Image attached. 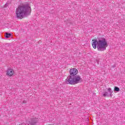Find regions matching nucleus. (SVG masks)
I'll use <instances>...</instances> for the list:
<instances>
[{"label":"nucleus","mask_w":125,"mask_h":125,"mask_svg":"<svg viewBox=\"0 0 125 125\" xmlns=\"http://www.w3.org/2000/svg\"><path fill=\"white\" fill-rule=\"evenodd\" d=\"M32 9L29 5L19 6L16 10V16L18 19H22L24 15H30Z\"/></svg>","instance_id":"f257e3e1"},{"label":"nucleus","mask_w":125,"mask_h":125,"mask_svg":"<svg viewBox=\"0 0 125 125\" xmlns=\"http://www.w3.org/2000/svg\"><path fill=\"white\" fill-rule=\"evenodd\" d=\"M92 45L94 49L97 48L99 51H104L106 50V48L108 46V43L105 38H101L99 39L97 41V40L93 39L92 40Z\"/></svg>","instance_id":"f03ea898"},{"label":"nucleus","mask_w":125,"mask_h":125,"mask_svg":"<svg viewBox=\"0 0 125 125\" xmlns=\"http://www.w3.org/2000/svg\"><path fill=\"white\" fill-rule=\"evenodd\" d=\"M82 82H83V80L79 75L69 76L65 81V83L67 84H77V83H79Z\"/></svg>","instance_id":"7ed1b4c3"},{"label":"nucleus","mask_w":125,"mask_h":125,"mask_svg":"<svg viewBox=\"0 0 125 125\" xmlns=\"http://www.w3.org/2000/svg\"><path fill=\"white\" fill-rule=\"evenodd\" d=\"M38 119L36 117H32L29 118L27 121V124L28 125H36L37 123H38Z\"/></svg>","instance_id":"20e7f679"},{"label":"nucleus","mask_w":125,"mask_h":125,"mask_svg":"<svg viewBox=\"0 0 125 125\" xmlns=\"http://www.w3.org/2000/svg\"><path fill=\"white\" fill-rule=\"evenodd\" d=\"M6 75L8 77H12L14 75V70L11 68L8 69L6 71Z\"/></svg>","instance_id":"39448f33"},{"label":"nucleus","mask_w":125,"mask_h":125,"mask_svg":"<svg viewBox=\"0 0 125 125\" xmlns=\"http://www.w3.org/2000/svg\"><path fill=\"white\" fill-rule=\"evenodd\" d=\"M79 73V71L76 68H72L70 70L69 73L72 76H75L77 74Z\"/></svg>","instance_id":"423d86ee"},{"label":"nucleus","mask_w":125,"mask_h":125,"mask_svg":"<svg viewBox=\"0 0 125 125\" xmlns=\"http://www.w3.org/2000/svg\"><path fill=\"white\" fill-rule=\"evenodd\" d=\"M5 37L7 39H8L9 38H10V37H11V34L6 33L5 34Z\"/></svg>","instance_id":"0eeeda50"},{"label":"nucleus","mask_w":125,"mask_h":125,"mask_svg":"<svg viewBox=\"0 0 125 125\" xmlns=\"http://www.w3.org/2000/svg\"><path fill=\"white\" fill-rule=\"evenodd\" d=\"M114 91H120V88L117 86H115L114 87Z\"/></svg>","instance_id":"6e6552de"},{"label":"nucleus","mask_w":125,"mask_h":125,"mask_svg":"<svg viewBox=\"0 0 125 125\" xmlns=\"http://www.w3.org/2000/svg\"><path fill=\"white\" fill-rule=\"evenodd\" d=\"M107 95H108V93L107 92H106L105 93L103 94V96H104V97L107 96Z\"/></svg>","instance_id":"1a4fd4ad"},{"label":"nucleus","mask_w":125,"mask_h":125,"mask_svg":"<svg viewBox=\"0 0 125 125\" xmlns=\"http://www.w3.org/2000/svg\"><path fill=\"white\" fill-rule=\"evenodd\" d=\"M108 91H109V92L112 91V89H111V88H109L108 89Z\"/></svg>","instance_id":"9d476101"}]
</instances>
